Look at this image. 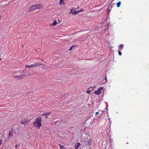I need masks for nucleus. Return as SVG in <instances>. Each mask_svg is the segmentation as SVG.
I'll return each instance as SVG.
<instances>
[{"label": "nucleus", "instance_id": "nucleus-13", "mask_svg": "<svg viewBox=\"0 0 149 149\" xmlns=\"http://www.w3.org/2000/svg\"><path fill=\"white\" fill-rule=\"evenodd\" d=\"M63 0H60L59 3L60 5H61L63 4L65 5V3L64 2H63Z\"/></svg>", "mask_w": 149, "mask_h": 149}, {"label": "nucleus", "instance_id": "nucleus-20", "mask_svg": "<svg viewBox=\"0 0 149 149\" xmlns=\"http://www.w3.org/2000/svg\"><path fill=\"white\" fill-rule=\"evenodd\" d=\"M90 92H91V91H89V90H88L86 91V93H90Z\"/></svg>", "mask_w": 149, "mask_h": 149}, {"label": "nucleus", "instance_id": "nucleus-24", "mask_svg": "<svg viewBox=\"0 0 149 149\" xmlns=\"http://www.w3.org/2000/svg\"><path fill=\"white\" fill-rule=\"evenodd\" d=\"M77 146L79 147L80 145V144L79 143V142L77 143Z\"/></svg>", "mask_w": 149, "mask_h": 149}, {"label": "nucleus", "instance_id": "nucleus-6", "mask_svg": "<svg viewBox=\"0 0 149 149\" xmlns=\"http://www.w3.org/2000/svg\"><path fill=\"white\" fill-rule=\"evenodd\" d=\"M103 88V87H100V88H98L97 91H94V93L97 95H99L100 94L101 92V90H102Z\"/></svg>", "mask_w": 149, "mask_h": 149}, {"label": "nucleus", "instance_id": "nucleus-27", "mask_svg": "<svg viewBox=\"0 0 149 149\" xmlns=\"http://www.w3.org/2000/svg\"><path fill=\"white\" fill-rule=\"evenodd\" d=\"M115 0H111V2H113V1H114Z\"/></svg>", "mask_w": 149, "mask_h": 149}, {"label": "nucleus", "instance_id": "nucleus-22", "mask_svg": "<svg viewBox=\"0 0 149 149\" xmlns=\"http://www.w3.org/2000/svg\"><path fill=\"white\" fill-rule=\"evenodd\" d=\"M2 141L1 140H0V146L1 145L2 143Z\"/></svg>", "mask_w": 149, "mask_h": 149}, {"label": "nucleus", "instance_id": "nucleus-5", "mask_svg": "<svg viewBox=\"0 0 149 149\" xmlns=\"http://www.w3.org/2000/svg\"><path fill=\"white\" fill-rule=\"evenodd\" d=\"M42 64L40 62H37L31 65V68H34L38 66L42 65Z\"/></svg>", "mask_w": 149, "mask_h": 149}, {"label": "nucleus", "instance_id": "nucleus-23", "mask_svg": "<svg viewBox=\"0 0 149 149\" xmlns=\"http://www.w3.org/2000/svg\"><path fill=\"white\" fill-rule=\"evenodd\" d=\"M73 47V46H72V47H70V49H69V50H72V47Z\"/></svg>", "mask_w": 149, "mask_h": 149}, {"label": "nucleus", "instance_id": "nucleus-2", "mask_svg": "<svg viewBox=\"0 0 149 149\" xmlns=\"http://www.w3.org/2000/svg\"><path fill=\"white\" fill-rule=\"evenodd\" d=\"M41 8V6L40 4H36L34 5L31 6L29 9V11L31 12L35 10L38 9H40Z\"/></svg>", "mask_w": 149, "mask_h": 149}, {"label": "nucleus", "instance_id": "nucleus-30", "mask_svg": "<svg viewBox=\"0 0 149 149\" xmlns=\"http://www.w3.org/2000/svg\"><path fill=\"white\" fill-rule=\"evenodd\" d=\"M30 75V74H28V76H29Z\"/></svg>", "mask_w": 149, "mask_h": 149}, {"label": "nucleus", "instance_id": "nucleus-16", "mask_svg": "<svg viewBox=\"0 0 149 149\" xmlns=\"http://www.w3.org/2000/svg\"><path fill=\"white\" fill-rule=\"evenodd\" d=\"M26 68H31V65H26L25 66Z\"/></svg>", "mask_w": 149, "mask_h": 149}, {"label": "nucleus", "instance_id": "nucleus-18", "mask_svg": "<svg viewBox=\"0 0 149 149\" xmlns=\"http://www.w3.org/2000/svg\"><path fill=\"white\" fill-rule=\"evenodd\" d=\"M118 54L120 55H121L122 54V53L120 51H118Z\"/></svg>", "mask_w": 149, "mask_h": 149}, {"label": "nucleus", "instance_id": "nucleus-14", "mask_svg": "<svg viewBox=\"0 0 149 149\" xmlns=\"http://www.w3.org/2000/svg\"><path fill=\"white\" fill-rule=\"evenodd\" d=\"M121 4V2L120 1H119L117 3V6L118 7H119L120 6V5Z\"/></svg>", "mask_w": 149, "mask_h": 149}, {"label": "nucleus", "instance_id": "nucleus-7", "mask_svg": "<svg viewBox=\"0 0 149 149\" xmlns=\"http://www.w3.org/2000/svg\"><path fill=\"white\" fill-rule=\"evenodd\" d=\"M72 11H73V10H71L70 11V13H72V14L73 15H75V14H77L79 13V10H74L73 12H72Z\"/></svg>", "mask_w": 149, "mask_h": 149}, {"label": "nucleus", "instance_id": "nucleus-8", "mask_svg": "<svg viewBox=\"0 0 149 149\" xmlns=\"http://www.w3.org/2000/svg\"><path fill=\"white\" fill-rule=\"evenodd\" d=\"M58 22H57V21L56 20L54 21L50 25L51 26H54L56 25L59 23V20H58Z\"/></svg>", "mask_w": 149, "mask_h": 149}, {"label": "nucleus", "instance_id": "nucleus-21", "mask_svg": "<svg viewBox=\"0 0 149 149\" xmlns=\"http://www.w3.org/2000/svg\"><path fill=\"white\" fill-rule=\"evenodd\" d=\"M79 147L78 146H75V149H77L79 148Z\"/></svg>", "mask_w": 149, "mask_h": 149}, {"label": "nucleus", "instance_id": "nucleus-15", "mask_svg": "<svg viewBox=\"0 0 149 149\" xmlns=\"http://www.w3.org/2000/svg\"><path fill=\"white\" fill-rule=\"evenodd\" d=\"M92 140H90L88 142V144L91 145V144Z\"/></svg>", "mask_w": 149, "mask_h": 149}, {"label": "nucleus", "instance_id": "nucleus-31", "mask_svg": "<svg viewBox=\"0 0 149 149\" xmlns=\"http://www.w3.org/2000/svg\"><path fill=\"white\" fill-rule=\"evenodd\" d=\"M1 60V58L0 57V61Z\"/></svg>", "mask_w": 149, "mask_h": 149}, {"label": "nucleus", "instance_id": "nucleus-26", "mask_svg": "<svg viewBox=\"0 0 149 149\" xmlns=\"http://www.w3.org/2000/svg\"><path fill=\"white\" fill-rule=\"evenodd\" d=\"M18 146V145H15V148H17V147Z\"/></svg>", "mask_w": 149, "mask_h": 149}, {"label": "nucleus", "instance_id": "nucleus-11", "mask_svg": "<svg viewBox=\"0 0 149 149\" xmlns=\"http://www.w3.org/2000/svg\"><path fill=\"white\" fill-rule=\"evenodd\" d=\"M17 73H18V74H21V70H18L17 72H14L13 74H15Z\"/></svg>", "mask_w": 149, "mask_h": 149}, {"label": "nucleus", "instance_id": "nucleus-28", "mask_svg": "<svg viewBox=\"0 0 149 149\" xmlns=\"http://www.w3.org/2000/svg\"><path fill=\"white\" fill-rule=\"evenodd\" d=\"M105 79L106 80H107V78H106V77H105Z\"/></svg>", "mask_w": 149, "mask_h": 149}, {"label": "nucleus", "instance_id": "nucleus-1", "mask_svg": "<svg viewBox=\"0 0 149 149\" xmlns=\"http://www.w3.org/2000/svg\"><path fill=\"white\" fill-rule=\"evenodd\" d=\"M42 118L40 117L36 118V120L33 123V125L36 127H37L38 129H40L42 126L41 124Z\"/></svg>", "mask_w": 149, "mask_h": 149}, {"label": "nucleus", "instance_id": "nucleus-17", "mask_svg": "<svg viewBox=\"0 0 149 149\" xmlns=\"http://www.w3.org/2000/svg\"><path fill=\"white\" fill-rule=\"evenodd\" d=\"M11 136V133L10 132L9 133V134H8V138H9Z\"/></svg>", "mask_w": 149, "mask_h": 149}, {"label": "nucleus", "instance_id": "nucleus-4", "mask_svg": "<svg viewBox=\"0 0 149 149\" xmlns=\"http://www.w3.org/2000/svg\"><path fill=\"white\" fill-rule=\"evenodd\" d=\"M30 120L28 118H24L21 120V123L22 124L25 125Z\"/></svg>", "mask_w": 149, "mask_h": 149}, {"label": "nucleus", "instance_id": "nucleus-25", "mask_svg": "<svg viewBox=\"0 0 149 149\" xmlns=\"http://www.w3.org/2000/svg\"><path fill=\"white\" fill-rule=\"evenodd\" d=\"M98 113V112H96L95 113V115L96 116Z\"/></svg>", "mask_w": 149, "mask_h": 149}, {"label": "nucleus", "instance_id": "nucleus-12", "mask_svg": "<svg viewBox=\"0 0 149 149\" xmlns=\"http://www.w3.org/2000/svg\"><path fill=\"white\" fill-rule=\"evenodd\" d=\"M123 47V45L122 44L120 45L119 46V49L121 50Z\"/></svg>", "mask_w": 149, "mask_h": 149}, {"label": "nucleus", "instance_id": "nucleus-9", "mask_svg": "<svg viewBox=\"0 0 149 149\" xmlns=\"http://www.w3.org/2000/svg\"><path fill=\"white\" fill-rule=\"evenodd\" d=\"M58 146L59 147L60 149H66V148L65 147L61 144H58Z\"/></svg>", "mask_w": 149, "mask_h": 149}, {"label": "nucleus", "instance_id": "nucleus-32", "mask_svg": "<svg viewBox=\"0 0 149 149\" xmlns=\"http://www.w3.org/2000/svg\"><path fill=\"white\" fill-rule=\"evenodd\" d=\"M1 19V17H0V20Z\"/></svg>", "mask_w": 149, "mask_h": 149}, {"label": "nucleus", "instance_id": "nucleus-19", "mask_svg": "<svg viewBox=\"0 0 149 149\" xmlns=\"http://www.w3.org/2000/svg\"><path fill=\"white\" fill-rule=\"evenodd\" d=\"M79 10V13L81 12H83V11H84V10L83 8H82L80 10Z\"/></svg>", "mask_w": 149, "mask_h": 149}, {"label": "nucleus", "instance_id": "nucleus-3", "mask_svg": "<svg viewBox=\"0 0 149 149\" xmlns=\"http://www.w3.org/2000/svg\"><path fill=\"white\" fill-rule=\"evenodd\" d=\"M27 77V75L25 74H23L19 75H13V77L14 79L17 80H21L26 77Z\"/></svg>", "mask_w": 149, "mask_h": 149}, {"label": "nucleus", "instance_id": "nucleus-10", "mask_svg": "<svg viewBox=\"0 0 149 149\" xmlns=\"http://www.w3.org/2000/svg\"><path fill=\"white\" fill-rule=\"evenodd\" d=\"M51 113L50 112H49L48 113H42V115L43 116H47L49 114H51Z\"/></svg>", "mask_w": 149, "mask_h": 149}, {"label": "nucleus", "instance_id": "nucleus-29", "mask_svg": "<svg viewBox=\"0 0 149 149\" xmlns=\"http://www.w3.org/2000/svg\"><path fill=\"white\" fill-rule=\"evenodd\" d=\"M48 118V117L47 116H46V117H45V118Z\"/></svg>", "mask_w": 149, "mask_h": 149}]
</instances>
